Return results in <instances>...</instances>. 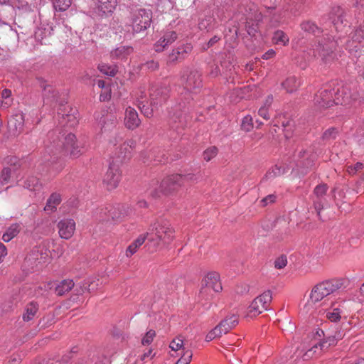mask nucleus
Masks as SVG:
<instances>
[{"mask_svg":"<svg viewBox=\"0 0 364 364\" xmlns=\"http://www.w3.org/2000/svg\"><path fill=\"white\" fill-rule=\"evenodd\" d=\"M53 28L51 25L42 24L41 26L36 31V36L38 38L41 37V38H43L50 36L53 33Z\"/></svg>","mask_w":364,"mask_h":364,"instance_id":"nucleus-43","label":"nucleus"},{"mask_svg":"<svg viewBox=\"0 0 364 364\" xmlns=\"http://www.w3.org/2000/svg\"><path fill=\"white\" fill-rule=\"evenodd\" d=\"M38 311V305L36 302H31L25 307L24 313L23 314V320L26 322L30 321L33 319Z\"/></svg>","mask_w":364,"mask_h":364,"instance_id":"nucleus-29","label":"nucleus"},{"mask_svg":"<svg viewBox=\"0 0 364 364\" xmlns=\"http://www.w3.org/2000/svg\"><path fill=\"white\" fill-rule=\"evenodd\" d=\"M132 51L133 48L132 47L122 46L113 50L110 56L112 59L123 60L127 59Z\"/></svg>","mask_w":364,"mask_h":364,"instance_id":"nucleus-27","label":"nucleus"},{"mask_svg":"<svg viewBox=\"0 0 364 364\" xmlns=\"http://www.w3.org/2000/svg\"><path fill=\"white\" fill-rule=\"evenodd\" d=\"M11 176L10 168H4L1 172L0 181L3 184H6L9 181Z\"/></svg>","mask_w":364,"mask_h":364,"instance_id":"nucleus-53","label":"nucleus"},{"mask_svg":"<svg viewBox=\"0 0 364 364\" xmlns=\"http://www.w3.org/2000/svg\"><path fill=\"white\" fill-rule=\"evenodd\" d=\"M237 323L238 318L237 315L232 314L228 316L207 334L205 340L210 341L216 338L220 337L223 334H226L229 331L235 327Z\"/></svg>","mask_w":364,"mask_h":364,"instance_id":"nucleus-8","label":"nucleus"},{"mask_svg":"<svg viewBox=\"0 0 364 364\" xmlns=\"http://www.w3.org/2000/svg\"><path fill=\"white\" fill-rule=\"evenodd\" d=\"M20 231V225L17 223L12 224L8 228L5 233L2 236V240L8 242L16 237Z\"/></svg>","mask_w":364,"mask_h":364,"instance_id":"nucleus-32","label":"nucleus"},{"mask_svg":"<svg viewBox=\"0 0 364 364\" xmlns=\"http://www.w3.org/2000/svg\"><path fill=\"white\" fill-rule=\"evenodd\" d=\"M330 346H328V341L325 340L322 342H316L306 351L303 355L304 360H308L313 358L315 354L319 355L321 352L326 350Z\"/></svg>","mask_w":364,"mask_h":364,"instance_id":"nucleus-25","label":"nucleus"},{"mask_svg":"<svg viewBox=\"0 0 364 364\" xmlns=\"http://www.w3.org/2000/svg\"><path fill=\"white\" fill-rule=\"evenodd\" d=\"M287 172L286 167L276 164L267 171L262 179V182L267 180H272L276 177L280 176Z\"/></svg>","mask_w":364,"mask_h":364,"instance_id":"nucleus-28","label":"nucleus"},{"mask_svg":"<svg viewBox=\"0 0 364 364\" xmlns=\"http://www.w3.org/2000/svg\"><path fill=\"white\" fill-rule=\"evenodd\" d=\"M331 86L321 89L314 97L315 105L320 107L327 108L336 105Z\"/></svg>","mask_w":364,"mask_h":364,"instance_id":"nucleus-16","label":"nucleus"},{"mask_svg":"<svg viewBox=\"0 0 364 364\" xmlns=\"http://www.w3.org/2000/svg\"><path fill=\"white\" fill-rule=\"evenodd\" d=\"M337 134H338V130L334 127H331V128L326 129L323 132V134L322 135V139H323V140H325V141H329V140L336 139L337 136Z\"/></svg>","mask_w":364,"mask_h":364,"instance_id":"nucleus-50","label":"nucleus"},{"mask_svg":"<svg viewBox=\"0 0 364 364\" xmlns=\"http://www.w3.org/2000/svg\"><path fill=\"white\" fill-rule=\"evenodd\" d=\"M342 94L343 97L340 98L339 97H336L334 100L336 102V105H348L351 102V100H355V97H353L350 94V90L346 86H337L336 87V94L340 95Z\"/></svg>","mask_w":364,"mask_h":364,"instance_id":"nucleus-26","label":"nucleus"},{"mask_svg":"<svg viewBox=\"0 0 364 364\" xmlns=\"http://www.w3.org/2000/svg\"><path fill=\"white\" fill-rule=\"evenodd\" d=\"M10 37H14L12 28L8 24L0 21V41L6 42Z\"/></svg>","mask_w":364,"mask_h":364,"instance_id":"nucleus-38","label":"nucleus"},{"mask_svg":"<svg viewBox=\"0 0 364 364\" xmlns=\"http://www.w3.org/2000/svg\"><path fill=\"white\" fill-rule=\"evenodd\" d=\"M100 284H102V282H100V280L98 279H93L90 282L86 283V286L85 287V289H87L90 292L95 291L97 289Z\"/></svg>","mask_w":364,"mask_h":364,"instance_id":"nucleus-57","label":"nucleus"},{"mask_svg":"<svg viewBox=\"0 0 364 364\" xmlns=\"http://www.w3.org/2000/svg\"><path fill=\"white\" fill-rule=\"evenodd\" d=\"M97 125L102 132L111 131L117 124V119L114 114L107 111L95 114Z\"/></svg>","mask_w":364,"mask_h":364,"instance_id":"nucleus-15","label":"nucleus"},{"mask_svg":"<svg viewBox=\"0 0 364 364\" xmlns=\"http://www.w3.org/2000/svg\"><path fill=\"white\" fill-rule=\"evenodd\" d=\"M217 153L218 149L215 146L210 147L203 152V159L206 161H209L216 156Z\"/></svg>","mask_w":364,"mask_h":364,"instance_id":"nucleus-54","label":"nucleus"},{"mask_svg":"<svg viewBox=\"0 0 364 364\" xmlns=\"http://www.w3.org/2000/svg\"><path fill=\"white\" fill-rule=\"evenodd\" d=\"M48 248L49 242H42L39 246L35 247L32 250L26 259L36 265L47 262L51 255Z\"/></svg>","mask_w":364,"mask_h":364,"instance_id":"nucleus-11","label":"nucleus"},{"mask_svg":"<svg viewBox=\"0 0 364 364\" xmlns=\"http://www.w3.org/2000/svg\"><path fill=\"white\" fill-rule=\"evenodd\" d=\"M177 38V34L175 31H168L163 37H161L156 43H155V50L156 52H161L164 49L168 46L169 44L174 42Z\"/></svg>","mask_w":364,"mask_h":364,"instance_id":"nucleus-24","label":"nucleus"},{"mask_svg":"<svg viewBox=\"0 0 364 364\" xmlns=\"http://www.w3.org/2000/svg\"><path fill=\"white\" fill-rule=\"evenodd\" d=\"M314 206L319 215L321 210L323 209V199L313 198Z\"/></svg>","mask_w":364,"mask_h":364,"instance_id":"nucleus-62","label":"nucleus"},{"mask_svg":"<svg viewBox=\"0 0 364 364\" xmlns=\"http://www.w3.org/2000/svg\"><path fill=\"white\" fill-rule=\"evenodd\" d=\"M287 264V257L284 255H282L278 257L274 262V267L277 269H282L286 267Z\"/></svg>","mask_w":364,"mask_h":364,"instance_id":"nucleus-58","label":"nucleus"},{"mask_svg":"<svg viewBox=\"0 0 364 364\" xmlns=\"http://www.w3.org/2000/svg\"><path fill=\"white\" fill-rule=\"evenodd\" d=\"M276 199V196L274 194L268 195L267 196L262 198L260 203L262 206H266L269 203H274Z\"/></svg>","mask_w":364,"mask_h":364,"instance_id":"nucleus-60","label":"nucleus"},{"mask_svg":"<svg viewBox=\"0 0 364 364\" xmlns=\"http://www.w3.org/2000/svg\"><path fill=\"white\" fill-rule=\"evenodd\" d=\"M289 38L288 36L282 31L277 30L274 33L272 42L277 45L286 46L288 44Z\"/></svg>","mask_w":364,"mask_h":364,"instance_id":"nucleus-34","label":"nucleus"},{"mask_svg":"<svg viewBox=\"0 0 364 364\" xmlns=\"http://www.w3.org/2000/svg\"><path fill=\"white\" fill-rule=\"evenodd\" d=\"M71 4L72 0H55L53 6L56 11H64L70 6Z\"/></svg>","mask_w":364,"mask_h":364,"instance_id":"nucleus-45","label":"nucleus"},{"mask_svg":"<svg viewBox=\"0 0 364 364\" xmlns=\"http://www.w3.org/2000/svg\"><path fill=\"white\" fill-rule=\"evenodd\" d=\"M193 353L191 350H187L183 352L179 360L176 364H189L191 360Z\"/></svg>","mask_w":364,"mask_h":364,"instance_id":"nucleus-52","label":"nucleus"},{"mask_svg":"<svg viewBox=\"0 0 364 364\" xmlns=\"http://www.w3.org/2000/svg\"><path fill=\"white\" fill-rule=\"evenodd\" d=\"M133 210L126 205H118L108 210L109 217L113 220H119L132 215Z\"/></svg>","mask_w":364,"mask_h":364,"instance_id":"nucleus-21","label":"nucleus"},{"mask_svg":"<svg viewBox=\"0 0 364 364\" xmlns=\"http://www.w3.org/2000/svg\"><path fill=\"white\" fill-rule=\"evenodd\" d=\"M257 302L261 304V309H265L266 310L268 308L269 304H270L272 299V291L269 290H267L258 296L257 298L255 299Z\"/></svg>","mask_w":364,"mask_h":364,"instance_id":"nucleus-35","label":"nucleus"},{"mask_svg":"<svg viewBox=\"0 0 364 364\" xmlns=\"http://www.w3.org/2000/svg\"><path fill=\"white\" fill-rule=\"evenodd\" d=\"M181 84L187 92H193L201 87L200 74L193 68L186 67L181 75Z\"/></svg>","mask_w":364,"mask_h":364,"instance_id":"nucleus-7","label":"nucleus"},{"mask_svg":"<svg viewBox=\"0 0 364 364\" xmlns=\"http://www.w3.org/2000/svg\"><path fill=\"white\" fill-rule=\"evenodd\" d=\"M258 114L264 118V119H269V116L268 114V108H266L265 106H262L258 110Z\"/></svg>","mask_w":364,"mask_h":364,"instance_id":"nucleus-64","label":"nucleus"},{"mask_svg":"<svg viewBox=\"0 0 364 364\" xmlns=\"http://www.w3.org/2000/svg\"><path fill=\"white\" fill-rule=\"evenodd\" d=\"M74 284L72 279H64L56 286L55 293L58 296H63L70 291L73 288Z\"/></svg>","mask_w":364,"mask_h":364,"instance_id":"nucleus-31","label":"nucleus"},{"mask_svg":"<svg viewBox=\"0 0 364 364\" xmlns=\"http://www.w3.org/2000/svg\"><path fill=\"white\" fill-rule=\"evenodd\" d=\"M24 187L32 191H38L41 189V184L36 177L30 176L25 181Z\"/></svg>","mask_w":364,"mask_h":364,"instance_id":"nucleus-39","label":"nucleus"},{"mask_svg":"<svg viewBox=\"0 0 364 364\" xmlns=\"http://www.w3.org/2000/svg\"><path fill=\"white\" fill-rule=\"evenodd\" d=\"M94 3V12L99 17H107L113 14L117 6V0H92Z\"/></svg>","mask_w":364,"mask_h":364,"instance_id":"nucleus-14","label":"nucleus"},{"mask_svg":"<svg viewBox=\"0 0 364 364\" xmlns=\"http://www.w3.org/2000/svg\"><path fill=\"white\" fill-rule=\"evenodd\" d=\"M345 16V11L341 7L335 6L332 8L329 14V18L337 31H342L346 28L347 21Z\"/></svg>","mask_w":364,"mask_h":364,"instance_id":"nucleus-17","label":"nucleus"},{"mask_svg":"<svg viewBox=\"0 0 364 364\" xmlns=\"http://www.w3.org/2000/svg\"><path fill=\"white\" fill-rule=\"evenodd\" d=\"M342 309L341 305L336 306V304H333L331 310L327 311L326 317L333 322H336L340 320L341 317Z\"/></svg>","mask_w":364,"mask_h":364,"instance_id":"nucleus-36","label":"nucleus"},{"mask_svg":"<svg viewBox=\"0 0 364 364\" xmlns=\"http://www.w3.org/2000/svg\"><path fill=\"white\" fill-rule=\"evenodd\" d=\"M193 176L188 174L182 176L181 174H173L164 178L159 186L160 191L164 193H168L175 191L178 187L184 184L185 182L192 180Z\"/></svg>","mask_w":364,"mask_h":364,"instance_id":"nucleus-9","label":"nucleus"},{"mask_svg":"<svg viewBox=\"0 0 364 364\" xmlns=\"http://www.w3.org/2000/svg\"><path fill=\"white\" fill-rule=\"evenodd\" d=\"M156 336V333L154 330H149L146 335L144 336V338L141 340V343L143 345H149L150 344L154 336Z\"/></svg>","mask_w":364,"mask_h":364,"instance_id":"nucleus-56","label":"nucleus"},{"mask_svg":"<svg viewBox=\"0 0 364 364\" xmlns=\"http://www.w3.org/2000/svg\"><path fill=\"white\" fill-rule=\"evenodd\" d=\"M11 91L8 89H4L2 90L1 97L4 100L1 101L0 106L4 108L9 107L12 102V99L11 98Z\"/></svg>","mask_w":364,"mask_h":364,"instance_id":"nucleus-44","label":"nucleus"},{"mask_svg":"<svg viewBox=\"0 0 364 364\" xmlns=\"http://www.w3.org/2000/svg\"><path fill=\"white\" fill-rule=\"evenodd\" d=\"M98 68L101 73L109 76H114L117 73L114 67H112L106 64L99 65Z\"/></svg>","mask_w":364,"mask_h":364,"instance_id":"nucleus-51","label":"nucleus"},{"mask_svg":"<svg viewBox=\"0 0 364 364\" xmlns=\"http://www.w3.org/2000/svg\"><path fill=\"white\" fill-rule=\"evenodd\" d=\"M328 187L326 184H321L316 186L314 191V198L323 199L326 195Z\"/></svg>","mask_w":364,"mask_h":364,"instance_id":"nucleus-46","label":"nucleus"},{"mask_svg":"<svg viewBox=\"0 0 364 364\" xmlns=\"http://www.w3.org/2000/svg\"><path fill=\"white\" fill-rule=\"evenodd\" d=\"M139 124L140 119L136 111L134 108L128 107L125 110L124 117V124L126 127L129 129H134Z\"/></svg>","mask_w":364,"mask_h":364,"instance_id":"nucleus-23","label":"nucleus"},{"mask_svg":"<svg viewBox=\"0 0 364 364\" xmlns=\"http://www.w3.org/2000/svg\"><path fill=\"white\" fill-rule=\"evenodd\" d=\"M202 282L214 292H219L223 289L220 282V276L217 272L208 273L202 280Z\"/></svg>","mask_w":364,"mask_h":364,"instance_id":"nucleus-22","label":"nucleus"},{"mask_svg":"<svg viewBox=\"0 0 364 364\" xmlns=\"http://www.w3.org/2000/svg\"><path fill=\"white\" fill-rule=\"evenodd\" d=\"M185 109V103L183 105L176 104L169 109L168 118L173 129H178L179 127H182L184 125L186 122Z\"/></svg>","mask_w":364,"mask_h":364,"instance_id":"nucleus-13","label":"nucleus"},{"mask_svg":"<svg viewBox=\"0 0 364 364\" xmlns=\"http://www.w3.org/2000/svg\"><path fill=\"white\" fill-rule=\"evenodd\" d=\"M301 85L300 80L295 76H290L282 83V86L287 92L296 91Z\"/></svg>","mask_w":364,"mask_h":364,"instance_id":"nucleus-30","label":"nucleus"},{"mask_svg":"<svg viewBox=\"0 0 364 364\" xmlns=\"http://www.w3.org/2000/svg\"><path fill=\"white\" fill-rule=\"evenodd\" d=\"M193 47L191 44L186 43L178 46L173 49L169 55V59L172 62L181 61L186 59L191 53Z\"/></svg>","mask_w":364,"mask_h":364,"instance_id":"nucleus-20","label":"nucleus"},{"mask_svg":"<svg viewBox=\"0 0 364 364\" xmlns=\"http://www.w3.org/2000/svg\"><path fill=\"white\" fill-rule=\"evenodd\" d=\"M169 347L172 350L174 351H178L182 349L183 353L185 352V348L183 347V341L181 339V337H176L174 339H173L172 341L170 343Z\"/></svg>","mask_w":364,"mask_h":364,"instance_id":"nucleus-47","label":"nucleus"},{"mask_svg":"<svg viewBox=\"0 0 364 364\" xmlns=\"http://www.w3.org/2000/svg\"><path fill=\"white\" fill-rule=\"evenodd\" d=\"M23 114H16L14 117L9 120V126L11 129L14 127L16 132L18 134L23 130Z\"/></svg>","mask_w":364,"mask_h":364,"instance_id":"nucleus-33","label":"nucleus"},{"mask_svg":"<svg viewBox=\"0 0 364 364\" xmlns=\"http://www.w3.org/2000/svg\"><path fill=\"white\" fill-rule=\"evenodd\" d=\"M341 336L339 335V333H338L337 336L334 335V336H328L325 341H328V346H334L336 343L337 341L341 339Z\"/></svg>","mask_w":364,"mask_h":364,"instance_id":"nucleus-63","label":"nucleus"},{"mask_svg":"<svg viewBox=\"0 0 364 364\" xmlns=\"http://www.w3.org/2000/svg\"><path fill=\"white\" fill-rule=\"evenodd\" d=\"M261 304L255 299L251 303L248 307L247 316L254 317L260 314L265 309H261Z\"/></svg>","mask_w":364,"mask_h":364,"instance_id":"nucleus-41","label":"nucleus"},{"mask_svg":"<svg viewBox=\"0 0 364 364\" xmlns=\"http://www.w3.org/2000/svg\"><path fill=\"white\" fill-rule=\"evenodd\" d=\"M296 165L299 169H301V173L304 174L307 169L313 166L316 156L311 148H302L296 155Z\"/></svg>","mask_w":364,"mask_h":364,"instance_id":"nucleus-10","label":"nucleus"},{"mask_svg":"<svg viewBox=\"0 0 364 364\" xmlns=\"http://www.w3.org/2000/svg\"><path fill=\"white\" fill-rule=\"evenodd\" d=\"M213 291L208 287H205V285L202 282L201 287L198 293V301L202 303L203 300L208 301L211 299L213 295Z\"/></svg>","mask_w":364,"mask_h":364,"instance_id":"nucleus-40","label":"nucleus"},{"mask_svg":"<svg viewBox=\"0 0 364 364\" xmlns=\"http://www.w3.org/2000/svg\"><path fill=\"white\" fill-rule=\"evenodd\" d=\"M282 23V16L280 14H274L269 19L271 27H277Z\"/></svg>","mask_w":364,"mask_h":364,"instance_id":"nucleus-59","label":"nucleus"},{"mask_svg":"<svg viewBox=\"0 0 364 364\" xmlns=\"http://www.w3.org/2000/svg\"><path fill=\"white\" fill-rule=\"evenodd\" d=\"M134 142L129 141L124 142L122 145L120 150V156L119 159L112 161L108 167V169L103 178V183L107 190H112L117 187L122 176V171L119 167V163L122 159L127 157V152H129Z\"/></svg>","mask_w":364,"mask_h":364,"instance_id":"nucleus-4","label":"nucleus"},{"mask_svg":"<svg viewBox=\"0 0 364 364\" xmlns=\"http://www.w3.org/2000/svg\"><path fill=\"white\" fill-rule=\"evenodd\" d=\"M63 152L64 154H70L73 157H77L81 153V146L76 141V137L73 134H68L64 138L63 141H59L57 143L53 141L50 144H46L43 154V161L48 162L52 156H55L59 152Z\"/></svg>","mask_w":364,"mask_h":364,"instance_id":"nucleus-3","label":"nucleus"},{"mask_svg":"<svg viewBox=\"0 0 364 364\" xmlns=\"http://www.w3.org/2000/svg\"><path fill=\"white\" fill-rule=\"evenodd\" d=\"M364 47V30L357 28L352 32L345 43V48L351 54H356Z\"/></svg>","mask_w":364,"mask_h":364,"instance_id":"nucleus-12","label":"nucleus"},{"mask_svg":"<svg viewBox=\"0 0 364 364\" xmlns=\"http://www.w3.org/2000/svg\"><path fill=\"white\" fill-rule=\"evenodd\" d=\"M301 28L306 33L313 34L317 37L316 44L313 48V55L320 57L326 63L330 62L333 58V50L336 46L342 43L341 37L336 41L331 40V37L326 35L320 37L322 31L314 22L310 21H304L301 23Z\"/></svg>","mask_w":364,"mask_h":364,"instance_id":"nucleus-1","label":"nucleus"},{"mask_svg":"<svg viewBox=\"0 0 364 364\" xmlns=\"http://www.w3.org/2000/svg\"><path fill=\"white\" fill-rule=\"evenodd\" d=\"M173 229L167 221L159 223L155 227L156 238L164 244H168L171 242L173 237Z\"/></svg>","mask_w":364,"mask_h":364,"instance_id":"nucleus-18","label":"nucleus"},{"mask_svg":"<svg viewBox=\"0 0 364 364\" xmlns=\"http://www.w3.org/2000/svg\"><path fill=\"white\" fill-rule=\"evenodd\" d=\"M148 235H149L148 232L146 234H144V235H141L132 244H133L134 245H136V247L139 248L141 245H142L144 244Z\"/></svg>","mask_w":364,"mask_h":364,"instance_id":"nucleus-61","label":"nucleus"},{"mask_svg":"<svg viewBox=\"0 0 364 364\" xmlns=\"http://www.w3.org/2000/svg\"><path fill=\"white\" fill-rule=\"evenodd\" d=\"M363 168V164L360 162H357L354 165H349L346 166V171L350 175H354L357 172L360 171Z\"/></svg>","mask_w":364,"mask_h":364,"instance_id":"nucleus-55","label":"nucleus"},{"mask_svg":"<svg viewBox=\"0 0 364 364\" xmlns=\"http://www.w3.org/2000/svg\"><path fill=\"white\" fill-rule=\"evenodd\" d=\"M58 233L61 238L70 239L75 230V222L73 219L65 218L58 223Z\"/></svg>","mask_w":364,"mask_h":364,"instance_id":"nucleus-19","label":"nucleus"},{"mask_svg":"<svg viewBox=\"0 0 364 364\" xmlns=\"http://www.w3.org/2000/svg\"><path fill=\"white\" fill-rule=\"evenodd\" d=\"M152 18V12L150 9H138L134 11L132 16V33L129 30L124 33V39L132 38L134 33H140L147 29L151 24ZM127 28L129 29V26Z\"/></svg>","mask_w":364,"mask_h":364,"instance_id":"nucleus-6","label":"nucleus"},{"mask_svg":"<svg viewBox=\"0 0 364 364\" xmlns=\"http://www.w3.org/2000/svg\"><path fill=\"white\" fill-rule=\"evenodd\" d=\"M348 284L349 281L344 278L322 282L312 289L310 299L314 303L318 302L335 291L346 288Z\"/></svg>","mask_w":364,"mask_h":364,"instance_id":"nucleus-5","label":"nucleus"},{"mask_svg":"<svg viewBox=\"0 0 364 364\" xmlns=\"http://www.w3.org/2000/svg\"><path fill=\"white\" fill-rule=\"evenodd\" d=\"M169 97V88L166 84H156L151 86L148 100L141 92L137 97L138 107L146 117H151L154 111L158 110Z\"/></svg>","mask_w":364,"mask_h":364,"instance_id":"nucleus-2","label":"nucleus"},{"mask_svg":"<svg viewBox=\"0 0 364 364\" xmlns=\"http://www.w3.org/2000/svg\"><path fill=\"white\" fill-rule=\"evenodd\" d=\"M43 95L48 100L50 97L53 98V100H56L57 92L56 90L50 85H43Z\"/></svg>","mask_w":364,"mask_h":364,"instance_id":"nucleus-49","label":"nucleus"},{"mask_svg":"<svg viewBox=\"0 0 364 364\" xmlns=\"http://www.w3.org/2000/svg\"><path fill=\"white\" fill-rule=\"evenodd\" d=\"M241 128L245 132H250L253 128V120L250 115L243 117L241 123Z\"/></svg>","mask_w":364,"mask_h":364,"instance_id":"nucleus-48","label":"nucleus"},{"mask_svg":"<svg viewBox=\"0 0 364 364\" xmlns=\"http://www.w3.org/2000/svg\"><path fill=\"white\" fill-rule=\"evenodd\" d=\"M215 26L214 18L212 16H208L202 19L198 23V28L201 31H210Z\"/></svg>","mask_w":364,"mask_h":364,"instance_id":"nucleus-42","label":"nucleus"},{"mask_svg":"<svg viewBox=\"0 0 364 364\" xmlns=\"http://www.w3.org/2000/svg\"><path fill=\"white\" fill-rule=\"evenodd\" d=\"M60 196L57 193H53L48 199L44 210L46 211L50 212L54 211V210L56 208V206L60 204Z\"/></svg>","mask_w":364,"mask_h":364,"instance_id":"nucleus-37","label":"nucleus"}]
</instances>
